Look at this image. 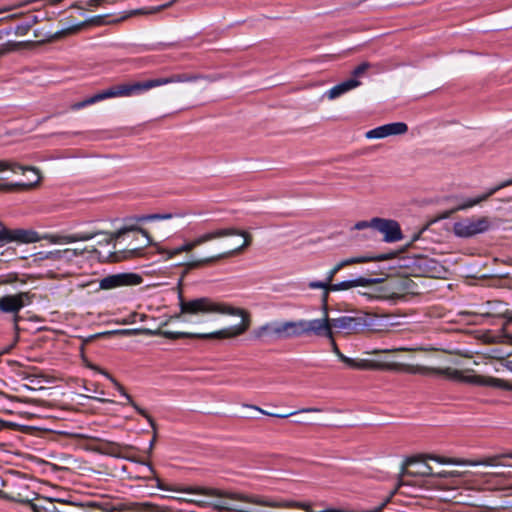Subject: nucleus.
Segmentation results:
<instances>
[{"label":"nucleus","instance_id":"423d86ee","mask_svg":"<svg viewBox=\"0 0 512 512\" xmlns=\"http://www.w3.org/2000/svg\"><path fill=\"white\" fill-rule=\"evenodd\" d=\"M403 371L411 373V374H421V375H429L436 374L444 376L448 379L469 383L477 386H494L500 387L501 380L491 377H484L481 375L474 374L473 370H458L454 368H430L420 365H403Z\"/></svg>","mask_w":512,"mask_h":512},{"label":"nucleus","instance_id":"e433bc0d","mask_svg":"<svg viewBox=\"0 0 512 512\" xmlns=\"http://www.w3.org/2000/svg\"><path fill=\"white\" fill-rule=\"evenodd\" d=\"M47 258L52 259V260H62L61 250H55V251L49 252Z\"/></svg>","mask_w":512,"mask_h":512},{"label":"nucleus","instance_id":"a19ab883","mask_svg":"<svg viewBox=\"0 0 512 512\" xmlns=\"http://www.w3.org/2000/svg\"><path fill=\"white\" fill-rule=\"evenodd\" d=\"M499 315H503L508 323H512V312H510L508 309H505L503 312H499Z\"/></svg>","mask_w":512,"mask_h":512},{"label":"nucleus","instance_id":"37998d69","mask_svg":"<svg viewBox=\"0 0 512 512\" xmlns=\"http://www.w3.org/2000/svg\"><path fill=\"white\" fill-rule=\"evenodd\" d=\"M20 16H22V13H15V14H11V15L7 16L5 19L12 20V19L19 18Z\"/></svg>","mask_w":512,"mask_h":512},{"label":"nucleus","instance_id":"f8f14e48","mask_svg":"<svg viewBox=\"0 0 512 512\" xmlns=\"http://www.w3.org/2000/svg\"><path fill=\"white\" fill-rule=\"evenodd\" d=\"M511 185H512V178L501 181L499 184L495 185L494 187H491L486 193H484L478 197H475V198H469L467 200H464V201L458 203L456 206H454L450 210H446V211L442 212L438 216V218L439 219L450 218L453 213L472 208V207L488 200L491 196H493L499 190L506 188L508 186H511Z\"/></svg>","mask_w":512,"mask_h":512},{"label":"nucleus","instance_id":"f704fd0d","mask_svg":"<svg viewBox=\"0 0 512 512\" xmlns=\"http://www.w3.org/2000/svg\"><path fill=\"white\" fill-rule=\"evenodd\" d=\"M62 253V260L71 261L74 259V253L75 251L71 248H66L61 250Z\"/></svg>","mask_w":512,"mask_h":512},{"label":"nucleus","instance_id":"72a5a7b5","mask_svg":"<svg viewBox=\"0 0 512 512\" xmlns=\"http://www.w3.org/2000/svg\"><path fill=\"white\" fill-rule=\"evenodd\" d=\"M114 2H115V0H89L87 2V5L92 8H97V7L102 6L105 3L113 4Z\"/></svg>","mask_w":512,"mask_h":512},{"label":"nucleus","instance_id":"2f4dec72","mask_svg":"<svg viewBox=\"0 0 512 512\" xmlns=\"http://www.w3.org/2000/svg\"><path fill=\"white\" fill-rule=\"evenodd\" d=\"M330 340V343H331V347H332V351L333 353L338 357V359L343 362V358H346L347 356H345L338 348L336 342H335V339H334V335L332 334V339H329Z\"/></svg>","mask_w":512,"mask_h":512},{"label":"nucleus","instance_id":"58836bf2","mask_svg":"<svg viewBox=\"0 0 512 512\" xmlns=\"http://www.w3.org/2000/svg\"><path fill=\"white\" fill-rule=\"evenodd\" d=\"M39 21L40 20L36 15H29L25 22L29 25L30 28H32Z\"/></svg>","mask_w":512,"mask_h":512},{"label":"nucleus","instance_id":"9d476101","mask_svg":"<svg viewBox=\"0 0 512 512\" xmlns=\"http://www.w3.org/2000/svg\"><path fill=\"white\" fill-rule=\"evenodd\" d=\"M10 170L13 173H22L24 174L26 171H32L35 175V180L29 183L17 182V183H1L0 182V192H13V191H24L29 190L34 187L37 183L40 182L41 176L39 171L35 167H26L18 163L8 162V161H0V172Z\"/></svg>","mask_w":512,"mask_h":512},{"label":"nucleus","instance_id":"bb28decb","mask_svg":"<svg viewBox=\"0 0 512 512\" xmlns=\"http://www.w3.org/2000/svg\"><path fill=\"white\" fill-rule=\"evenodd\" d=\"M177 216L172 213H154V214H146L136 217V221L138 223L151 222L156 220H169Z\"/></svg>","mask_w":512,"mask_h":512},{"label":"nucleus","instance_id":"3c124183","mask_svg":"<svg viewBox=\"0 0 512 512\" xmlns=\"http://www.w3.org/2000/svg\"><path fill=\"white\" fill-rule=\"evenodd\" d=\"M1 424H2V425L14 426V424H12V423H5L4 421H1Z\"/></svg>","mask_w":512,"mask_h":512},{"label":"nucleus","instance_id":"ea45409f","mask_svg":"<svg viewBox=\"0 0 512 512\" xmlns=\"http://www.w3.org/2000/svg\"><path fill=\"white\" fill-rule=\"evenodd\" d=\"M148 512H171L169 508L163 506H150Z\"/></svg>","mask_w":512,"mask_h":512},{"label":"nucleus","instance_id":"2eb2a0df","mask_svg":"<svg viewBox=\"0 0 512 512\" xmlns=\"http://www.w3.org/2000/svg\"><path fill=\"white\" fill-rule=\"evenodd\" d=\"M143 282L141 275L132 272L108 275L100 280V288L111 290L123 286H136Z\"/></svg>","mask_w":512,"mask_h":512},{"label":"nucleus","instance_id":"c9c22d12","mask_svg":"<svg viewBox=\"0 0 512 512\" xmlns=\"http://www.w3.org/2000/svg\"><path fill=\"white\" fill-rule=\"evenodd\" d=\"M368 227L372 228V220L371 221H359L355 224V229H357V230H363Z\"/></svg>","mask_w":512,"mask_h":512},{"label":"nucleus","instance_id":"8fccbe9b","mask_svg":"<svg viewBox=\"0 0 512 512\" xmlns=\"http://www.w3.org/2000/svg\"><path fill=\"white\" fill-rule=\"evenodd\" d=\"M4 485V482L2 480V478L0 477V487ZM3 494V492L0 490V495Z\"/></svg>","mask_w":512,"mask_h":512},{"label":"nucleus","instance_id":"6e6552de","mask_svg":"<svg viewBox=\"0 0 512 512\" xmlns=\"http://www.w3.org/2000/svg\"><path fill=\"white\" fill-rule=\"evenodd\" d=\"M379 281L367 285L369 292H361L369 300H395L402 298L406 293L413 292L415 283L408 277L377 278Z\"/></svg>","mask_w":512,"mask_h":512},{"label":"nucleus","instance_id":"473e14b6","mask_svg":"<svg viewBox=\"0 0 512 512\" xmlns=\"http://www.w3.org/2000/svg\"><path fill=\"white\" fill-rule=\"evenodd\" d=\"M30 29L31 28L29 27V25L26 22H24L15 27V34L17 36H24L30 31Z\"/></svg>","mask_w":512,"mask_h":512},{"label":"nucleus","instance_id":"6ab92c4d","mask_svg":"<svg viewBox=\"0 0 512 512\" xmlns=\"http://www.w3.org/2000/svg\"><path fill=\"white\" fill-rule=\"evenodd\" d=\"M105 375L113 382L114 386L116 387V389L125 397V399L127 400V404L131 405L135 411L143 416L147 421L148 423L150 424V426L152 427V429L154 430V436L150 442V448L153 447L155 441H156V422L155 420L153 419V417L143 408H141L134 400L133 398L131 397V395H129L124 387L118 382L116 381L113 377H111L108 373H105Z\"/></svg>","mask_w":512,"mask_h":512},{"label":"nucleus","instance_id":"f03ea898","mask_svg":"<svg viewBox=\"0 0 512 512\" xmlns=\"http://www.w3.org/2000/svg\"><path fill=\"white\" fill-rule=\"evenodd\" d=\"M129 232L141 233L146 238V242L143 246L129 247L124 251L125 255L123 257H140L143 255L144 247L152 244V237L146 230L138 226H125L111 233H105L101 230L92 229L74 234L45 233L40 235L33 229L9 228L0 222V247L13 242L17 244H30L39 242L41 240H47L51 244H67L79 241H88L100 234H105L107 236L106 242L111 243L120 239Z\"/></svg>","mask_w":512,"mask_h":512},{"label":"nucleus","instance_id":"f3484780","mask_svg":"<svg viewBox=\"0 0 512 512\" xmlns=\"http://www.w3.org/2000/svg\"><path fill=\"white\" fill-rule=\"evenodd\" d=\"M330 325L331 329L337 328L350 334L363 330L367 326V321L364 317L341 316L330 319Z\"/></svg>","mask_w":512,"mask_h":512},{"label":"nucleus","instance_id":"dca6fc26","mask_svg":"<svg viewBox=\"0 0 512 512\" xmlns=\"http://www.w3.org/2000/svg\"><path fill=\"white\" fill-rule=\"evenodd\" d=\"M372 228L384 235V241L388 243L396 242L402 239V232L397 221L384 218H373Z\"/></svg>","mask_w":512,"mask_h":512},{"label":"nucleus","instance_id":"1a4fd4ad","mask_svg":"<svg viewBox=\"0 0 512 512\" xmlns=\"http://www.w3.org/2000/svg\"><path fill=\"white\" fill-rule=\"evenodd\" d=\"M36 295L30 291H20L14 294L0 296V311L11 314L14 322L19 321L18 313L34 302Z\"/></svg>","mask_w":512,"mask_h":512},{"label":"nucleus","instance_id":"7c9ffc66","mask_svg":"<svg viewBox=\"0 0 512 512\" xmlns=\"http://www.w3.org/2000/svg\"><path fill=\"white\" fill-rule=\"evenodd\" d=\"M460 473L458 471H455V470H440V471H437L435 472L434 471V477H438V478H454V477H457L459 476Z\"/></svg>","mask_w":512,"mask_h":512},{"label":"nucleus","instance_id":"603ef678","mask_svg":"<svg viewBox=\"0 0 512 512\" xmlns=\"http://www.w3.org/2000/svg\"><path fill=\"white\" fill-rule=\"evenodd\" d=\"M100 512H113L112 510L101 509Z\"/></svg>","mask_w":512,"mask_h":512},{"label":"nucleus","instance_id":"39448f33","mask_svg":"<svg viewBox=\"0 0 512 512\" xmlns=\"http://www.w3.org/2000/svg\"><path fill=\"white\" fill-rule=\"evenodd\" d=\"M198 79V76L191 74H173L169 77H161L156 79H148L145 81L138 82H124L113 85L102 92L96 93L95 95L75 103L72 108L74 110L82 109L86 106L92 105L96 102L102 101L107 98L113 97H129L133 95H139L152 88L178 82H193Z\"/></svg>","mask_w":512,"mask_h":512},{"label":"nucleus","instance_id":"4be33fe9","mask_svg":"<svg viewBox=\"0 0 512 512\" xmlns=\"http://www.w3.org/2000/svg\"><path fill=\"white\" fill-rule=\"evenodd\" d=\"M301 336V320L279 321V339H288Z\"/></svg>","mask_w":512,"mask_h":512},{"label":"nucleus","instance_id":"7ed1b4c3","mask_svg":"<svg viewBox=\"0 0 512 512\" xmlns=\"http://www.w3.org/2000/svg\"><path fill=\"white\" fill-rule=\"evenodd\" d=\"M229 236H241L243 237V242L238 247L231 249L229 251L210 256L205 257L193 261H189L185 263L187 269H196L200 268L206 265L214 264L222 259H226L229 257H232L234 255L240 254L244 249L249 247L252 243V236L248 232L235 228V227H224V228H217L215 230L209 231L207 233H204L200 235L199 237L185 242L180 247L174 248V249H161L159 250V253L166 255V260L172 259L175 256L183 253V252H190L196 247L208 242L212 241L218 238H224Z\"/></svg>","mask_w":512,"mask_h":512},{"label":"nucleus","instance_id":"09e8293b","mask_svg":"<svg viewBox=\"0 0 512 512\" xmlns=\"http://www.w3.org/2000/svg\"><path fill=\"white\" fill-rule=\"evenodd\" d=\"M419 236H420V233L415 234V235L413 236V238H412V241H416V240L419 238Z\"/></svg>","mask_w":512,"mask_h":512},{"label":"nucleus","instance_id":"f257e3e1","mask_svg":"<svg viewBox=\"0 0 512 512\" xmlns=\"http://www.w3.org/2000/svg\"><path fill=\"white\" fill-rule=\"evenodd\" d=\"M179 308L180 312L171 316L169 320L163 323V325H167L170 321L176 319H182L185 322H190L195 317H201L209 314L238 316L241 318V322L239 324L210 333L174 332L169 330H162L160 328L156 330L147 328L125 329L121 330V333L124 335L145 334L149 336H162L170 340L181 338L223 340L236 338L240 335H243L250 328L252 322L251 315L247 310L234 307L226 302L215 301L209 297H199L186 300L182 293H180Z\"/></svg>","mask_w":512,"mask_h":512},{"label":"nucleus","instance_id":"cd10ccee","mask_svg":"<svg viewBox=\"0 0 512 512\" xmlns=\"http://www.w3.org/2000/svg\"><path fill=\"white\" fill-rule=\"evenodd\" d=\"M149 470L152 474V476L149 477L150 480L154 481V486L157 487L160 490L169 491L171 490L155 473L154 469L149 466Z\"/></svg>","mask_w":512,"mask_h":512},{"label":"nucleus","instance_id":"9b49d317","mask_svg":"<svg viewBox=\"0 0 512 512\" xmlns=\"http://www.w3.org/2000/svg\"><path fill=\"white\" fill-rule=\"evenodd\" d=\"M490 220L486 216L478 218H466L454 223L453 231L455 235L463 238H469L480 233H484L490 228Z\"/></svg>","mask_w":512,"mask_h":512},{"label":"nucleus","instance_id":"a211bd4d","mask_svg":"<svg viewBox=\"0 0 512 512\" xmlns=\"http://www.w3.org/2000/svg\"><path fill=\"white\" fill-rule=\"evenodd\" d=\"M408 131V126L404 122H394L378 126L366 132L368 139H382L392 135H401Z\"/></svg>","mask_w":512,"mask_h":512},{"label":"nucleus","instance_id":"0eeeda50","mask_svg":"<svg viewBox=\"0 0 512 512\" xmlns=\"http://www.w3.org/2000/svg\"><path fill=\"white\" fill-rule=\"evenodd\" d=\"M433 460L440 464H456L461 465L465 462L460 459L447 458L437 455H425V456H415L408 458L404 464L402 465L401 476L398 480L397 487L393 491L392 495L396 490L403 486H412L414 485L413 481L406 479L408 476H431L434 475L433 468L427 463V460Z\"/></svg>","mask_w":512,"mask_h":512},{"label":"nucleus","instance_id":"864d4df0","mask_svg":"<svg viewBox=\"0 0 512 512\" xmlns=\"http://www.w3.org/2000/svg\"><path fill=\"white\" fill-rule=\"evenodd\" d=\"M146 317H147L146 315H142L141 320L143 321Z\"/></svg>","mask_w":512,"mask_h":512},{"label":"nucleus","instance_id":"393cba45","mask_svg":"<svg viewBox=\"0 0 512 512\" xmlns=\"http://www.w3.org/2000/svg\"><path fill=\"white\" fill-rule=\"evenodd\" d=\"M251 408L259 411L260 413L264 414V415H267V416H270V417H275V418H288L290 416H293L297 413H310V412H320L321 410L318 409V408H303V409H300L298 411H293V412H289V413H272V412H268L260 407H257V406H251Z\"/></svg>","mask_w":512,"mask_h":512},{"label":"nucleus","instance_id":"20e7f679","mask_svg":"<svg viewBox=\"0 0 512 512\" xmlns=\"http://www.w3.org/2000/svg\"><path fill=\"white\" fill-rule=\"evenodd\" d=\"M397 256L396 252L389 253H379L373 256H360V257H351L348 259H344L337 263L332 269H330L327 273L325 281H311L308 283V288L310 289H322L321 302L322 307L327 310L328 308V299L329 293L331 291H342L348 290L354 287H366L369 284L376 283L378 279H369L366 277H358L356 279L342 281L340 283H332L336 274L342 270L343 268L359 263H366L370 261H385L389 259H393Z\"/></svg>","mask_w":512,"mask_h":512},{"label":"nucleus","instance_id":"5fc2aeb1","mask_svg":"<svg viewBox=\"0 0 512 512\" xmlns=\"http://www.w3.org/2000/svg\"><path fill=\"white\" fill-rule=\"evenodd\" d=\"M5 394L3 392L0 391V397L4 396Z\"/></svg>","mask_w":512,"mask_h":512},{"label":"nucleus","instance_id":"a878e982","mask_svg":"<svg viewBox=\"0 0 512 512\" xmlns=\"http://www.w3.org/2000/svg\"><path fill=\"white\" fill-rule=\"evenodd\" d=\"M503 458H511L512 459V453L484 457L481 460H479L477 462L470 463V464L474 465V466H476V465H484V466L504 465L501 462V459H503Z\"/></svg>","mask_w":512,"mask_h":512},{"label":"nucleus","instance_id":"79ce46f5","mask_svg":"<svg viewBox=\"0 0 512 512\" xmlns=\"http://www.w3.org/2000/svg\"><path fill=\"white\" fill-rule=\"evenodd\" d=\"M85 390L88 392H97V384L96 383H90L89 385L85 386Z\"/></svg>","mask_w":512,"mask_h":512},{"label":"nucleus","instance_id":"4c0bfd02","mask_svg":"<svg viewBox=\"0 0 512 512\" xmlns=\"http://www.w3.org/2000/svg\"><path fill=\"white\" fill-rule=\"evenodd\" d=\"M89 24L92 25H102L104 23V17L103 16H94L89 21Z\"/></svg>","mask_w":512,"mask_h":512},{"label":"nucleus","instance_id":"c756f323","mask_svg":"<svg viewBox=\"0 0 512 512\" xmlns=\"http://www.w3.org/2000/svg\"><path fill=\"white\" fill-rule=\"evenodd\" d=\"M371 67V64L369 62H363L357 67L354 68L352 71V76L354 79L357 77L362 76L369 68Z\"/></svg>","mask_w":512,"mask_h":512},{"label":"nucleus","instance_id":"c03bdc74","mask_svg":"<svg viewBox=\"0 0 512 512\" xmlns=\"http://www.w3.org/2000/svg\"><path fill=\"white\" fill-rule=\"evenodd\" d=\"M73 250L75 251V253H74V258H77V257H79V256H82V255H83V253H84V250H83V249H82V250H81V249H73Z\"/></svg>","mask_w":512,"mask_h":512},{"label":"nucleus","instance_id":"c85d7f7f","mask_svg":"<svg viewBox=\"0 0 512 512\" xmlns=\"http://www.w3.org/2000/svg\"><path fill=\"white\" fill-rule=\"evenodd\" d=\"M18 47H19V43L12 42V41H8L7 43L1 45L0 58L12 51H15Z\"/></svg>","mask_w":512,"mask_h":512},{"label":"nucleus","instance_id":"4468645a","mask_svg":"<svg viewBox=\"0 0 512 512\" xmlns=\"http://www.w3.org/2000/svg\"><path fill=\"white\" fill-rule=\"evenodd\" d=\"M322 309L324 311L323 318L311 320L300 319L302 336L315 335L317 337L332 339L333 331L331 330L330 318L328 317V309L325 310L323 307Z\"/></svg>","mask_w":512,"mask_h":512},{"label":"nucleus","instance_id":"de8ad7c7","mask_svg":"<svg viewBox=\"0 0 512 512\" xmlns=\"http://www.w3.org/2000/svg\"><path fill=\"white\" fill-rule=\"evenodd\" d=\"M83 25H84V24H82V26H83ZM80 27H81V25H79V26H75V27H73V28H72V29H70V30H71V31H78V30L80 29Z\"/></svg>","mask_w":512,"mask_h":512},{"label":"nucleus","instance_id":"ddd939ff","mask_svg":"<svg viewBox=\"0 0 512 512\" xmlns=\"http://www.w3.org/2000/svg\"><path fill=\"white\" fill-rule=\"evenodd\" d=\"M511 185H512V178L501 181L499 184L495 185L494 187H491L486 193H484L478 197H475V198H469L467 200H464V201L458 203L456 206H454L450 210H446V211L442 212L438 216V218L439 219L450 218L453 213L472 208V207L488 200L491 196H493L499 190L506 188L508 186H511Z\"/></svg>","mask_w":512,"mask_h":512},{"label":"nucleus","instance_id":"a18cd8bd","mask_svg":"<svg viewBox=\"0 0 512 512\" xmlns=\"http://www.w3.org/2000/svg\"><path fill=\"white\" fill-rule=\"evenodd\" d=\"M71 8H78V9H81L82 7L80 6V2H74V3L71 5Z\"/></svg>","mask_w":512,"mask_h":512},{"label":"nucleus","instance_id":"5701e85b","mask_svg":"<svg viewBox=\"0 0 512 512\" xmlns=\"http://www.w3.org/2000/svg\"><path fill=\"white\" fill-rule=\"evenodd\" d=\"M361 85V82L357 79L350 78L347 79L335 86H333L331 89H329L326 93L327 97L329 99H336L340 97L341 95L349 92L350 90L358 87Z\"/></svg>","mask_w":512,"mask_h":512},{"label":"nucleus","instance_id":"49530a36","mask_svg":"<svg viewBox=\"0 0 512 512\" xmlns=\"http://www.w3.org/2000/svg\"><path fill=\"white\" fill-rule=\"evenodd\" d=\"M94 399H95V400H97V401H99V402H101V403L110 402V401H109V400H107V399L98 398V397H95Z\"/></svg>","mask_w":512,"mask_h":512},{"label":"nucleus","instance_id":"b1692460","mask_svg":"<svg viewBox=\"0 0 512 512\" xmlns=\"http://www.w3.org/2000/svg\"><path fill=\"white\" fill-rule=\"evenodd\" d=\"M343 363L351 368V369H357V370H370L374 369L376 367V364L367 359H358V358H350L346 357L343 358Z\"/></svg>","mask_w":512,"mask_h":512},{"label":"nucleus","instance_id":"412c9836","mask_svg":"<svg viewBox=\"0 0 512 512\" xmlns=\"http://www.w3.org/2000/svg\"><path fill=\"white\" fill-rule=\"evenodd\" d=\"M251 336L258 340L266 338L279 339V321L268 322L255 328Z\"/></svg>","mask_w":512,"mask_h":512},{"label":"nucleus","instance_id":"aec40b11","mask_svg":"<svg viewBox=\"0 0 512 512\" xmlns=\"http://www.w3.org/2000/svg\"><path fill=\"white\" fill-rule=\"evenodd\" d=\"M133 447L130 445H121L116 442L111 441H102L99 444L98 450L100 453L116 457V458H126L130 459L127 455V452L132 450Z\"/></svg>","mask_w":512,"mask_h":512}]
</instances>
